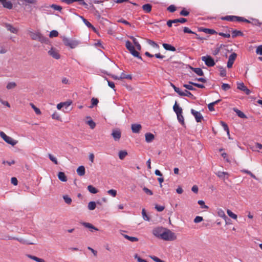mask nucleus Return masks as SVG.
<instances>
[{
    "label": "nucleus",
    "mask_w": 262,
    "mask_h": 262,
    "mask_svg": "<svg viewBox=\"0 0 262 262\" xmlns=\"http://www.w3.org/2000/svg\"><path fill=\"white\" fill-rule=\"evenodd\" d=\"M28 33L33 40H38L41 43H46L48 42V39L46 37L43 36L38 31L34 32L29 30Z\"/></svg>",
    "instance_id": "f257e3e1"
},
{
    "label": "nucleus",
    "mask_w": 262,
    "mask_h": 262,
    "mask_svg": "<svg viewBox=\"0 0 262 262\" xmlns=\"http://www.w3.org/2000/svg\"><path fill=\"white\" fill-rule=\"evenodd\" d=\"M62 41L65 46L69 47L71 49L76 48L80 43V41L78 40L70 39L64 36L62 37Z\"/></svg>",
    "instance_id": "f03ea898"
},
{
    "label": "nucleus",
    "mask_w": 262,
    "mask_h": 262,
    "mask_svg": "<svg viewBox=\"0 0 262 262\" xmlns=\"http://www.w3.org/2000/svg\"><path fill=\"white\" fill-rule=\"evenodd\" d=\"M162 239L165 241H174L177 239V236L171 230L165 228Z\"/></svg>",
    "instance_id": "7ed1b4c3"
},
{
    "label": "nucleus",
    "mask_w": 262,
    "mask_h": 262,
    "mask_svg": "<svg viewBox=\"0 0 262 262\" xmlns=\"http://www.w3.org/2000/svg\"><path fill=\"white\" fill-rule=\"evenodd\" d=\"M222 20H227V21H243L246 22L247 23H250V21L242 17L239 16H233V15H228L224 17H222L221 18Z\"/></svg>",
    "instance_id": "20e7f679"
},
{
    "label": "nucleus",
    "mask_w": 262,
    "mask_h": 262,
    "mask_svg": "<svg viewBox=\"0 0 262 262\" xmlns=\"http://www.w3.org/2000/svg\"><path fill=\"white\" fill-rule=\"evenodd\" d=\"M125 46L127 49L134 57L142 59V57L140 56L139 52L135 50L134 47L132 45L131 42L129 40H127L126 41Z\"/></svg>",
    "instance_id": "39448f33"
},
{
    "label": "nucleus",
    "mask_w": 262,
    "mask_h": 262,
    "mask_svg": "<svg viewBox=\"0 0 262 262\" xmlns=\"http://www.w3.org/2000/svg\"><path fill=\"white\" fill-rule=\"evenodd\" d=\"M0 136L6 143L12 146H14L18 143L17 140H14L12 138L8 136L2 131L0 132Z\"/></svg>",
    "instance_id": "423d86ee"
},
{
    "label": "nucleus",
    "mask_w": 262,
    "mask_h": 262,
    "mask_svg": "<svg viewBox=\"0 0 262 262\" xmlns=\"http://www.w3.org/2000/svg\"><path fill=\"white\" fill-rule=\"evenodd\" d=\"M1 239H3V240H13H13H17L18 242H19L20 243L23 244H27V245H33V244H34V243L28 241L27 240H26L25 239L19 238L15 237H12V236H9V235H7L3 236L1 238Z\"/></svg>",
    "instance_id": "0eeeda50"
},
{
    "label": "nucleus",
    "mask_w": 262,
    "mask_h": 262,
    "mask_svg": "<svg viewBox=\"0 0 262 262\" xmlns=\"http://www.w3.org/2000/svg\"><path fill=\"white\" fill-rule=\"evenodd\" d=\"M202 60L209 67H213L215 64L214 59L209 55L202 56Z\"/></svg>",
    "instance_id": "6e6552de"
},
{
    "label": "nucleus",
    "mask_w": 262,
    "mask_h": 262,
    "mask_svg": "<svg viewBox=\"0 0 262 262\" xmlns=\"http://www.w3.org/2000/svg\"><path fill=\"white\" fill-rule=\"evenodd\" d=\"M165 229V228L157 227L153 230L152 233L156 237H158L162 239V237L163 236V233H164Z\"/></svg>",
    "instance_id": "1a4fd4ad"
},
{
    "label": "nucleus",
    "mask_w": 262,
    "mask_h": 262,
    "mask_svg": "<svg viewBox=\"0 0 262 262\" xmlns=\"http://www.w3.org/2000/svg\"><path fill=\"white\" fill-rule=\"evenodd\" d=\"M237 57V54L235 53H232L229 57L228 61L227 62V67L228 68H231Z\"/></svg>",
    "instance_id": "9d476101"
},
{
    "label": "nucleus",
    "mask_w": 262,
    "mask_h": 262,
    "mask_svg": "<svg viewBox=\"0 0 262 262\" xmlns=\"http://www.w3.org/2000/svg\"><path fill=\"white\" fill-rule=\"evenodd\" d=\"M112 136L115 141H119L121 136V133L119 129H114L112 133Z\"/></svg>",
    "instance_id": "9b49d317"
},
{
    "label": "nucleus",
    "mask_w": 262,
    "mask_h": 262,
    "mask_svg": "<svg viewBox=\"0 0 262 262\" xmlns=\"http://www.w3.org/2000/svg\"><path fill=\"white\" fill-rule=\"evenodd\" d=\"M48 54L56 59L60 58V55L58 51L54 48H51V49L48 51Z\"/></svg>",
    "instance_id": "f8f14e48"
},
{
    "label": "nucleus",
    "mask_w": 262,
    "mask_h": 262,
    "mask_svg": "<svg viewBox=\"0 0 262 262\" xmlns=\"http://www.w3.org/2000/svg\"><path fill=\"white\" fill-rule=\"evenodd\" d=\"M191 113L194 116L197 122H201V120L203 119V117L200 112H197L194 110L193 109H191Z\"/></svg>",
    "instance_id": "ddd939ff"
},
{
    "label": "nucleus",
    "mask_w": 262,
    "mask_h": 262,
    "mask_svg": "<svg viewBox=\"0 0 262 262\" xmlns=\"http://www.w3.org/2000/svg\"><path fill=\"white\" fill-rule=\"evenodd\" d=\"M0 2L4 8L8 9H11L13 8L12 3L8 0H0Z\"/></svg>",
    "instance_id": "4468645a"
},
{
    "label": "nucleus",
    "mask_w": 262,
    "mask_h": 262,
    "mask_svg": "<svg viewBox=\"0 0 262 262\" xmlns=\"http://www.w3.org/2000/svg\"><path fill=\"white\" fill-rule=\"evenodd\" d=\"M216 174L219 178L223 180L227 179L229 176V174L228 172L224 171H218L216 173Z\"/></svg>",
    "instance_id": "2eb2a0df"
},
{
    "label": "nucleus",
    "mask_w": 262,
    "mask_h": 262,
    "mask_svg": "<svg viewBox=\"0 0 262 262\" xmlns=\"http://www.w3.org/2000/svg\"><path fill=\"white\" fill-rule=\"evenodd\" d=\"M4 26L7 30L11 33L16 34L18 32V30L10 24H5Z\"/></svg>",
    "instance_id": "dca6fc26"
},
{
    "label": "nucleus",
    "mask_w": 262,
    "mask_h": 262,
    "mask_svg": "<svg viewBox=\"0 0 262 262\" xmlns=\"http://www.w3.org/2000/svg\"><path fill=\"white\" fill-rule=\"evenodd\" d=\"M142 126L139 124H133L131 126L132 130L134 133H139Z\"/></svg>",
    "instance_id": "f3484780"
},
{
    "label": "nucleus",
    "mask_w": 262,
    "mask_h": 262,
    "mask_svg": "<svg viewBox=\"0 0 262 262\" xmlns=\"http://www.w3.org/2000/svg\"><path fill=\"white\" fill-rule=\"evenodd\" d=\"M80 224L86 228H88L91 230V231H93L92 230L98 231V229L93 226L92 224L86 222H81Z\"/></svg>",
    "instance_id": "a211bd4d"
},
{
    "label": "nucleus",
    "mask_w": 262,
    "mask_h": 262,
    "mask_svg": "<svg viewBox=\"0 0 262 262\" xmlns=\"http://www.w3.org/2000/svg\"><path fill=\"white\" fill-rule=\"evenodd\" d=\"M173 109L177 115L182 114V109L178 105L177 101H176L175 104L173 106Z\"/></svg>",
    "instance_id": "6ab92c4d"
},
{
    "label": "nucleus",
    "mask_w": 262,
    "mask_h": 262,
    "mask_svg": "<svg viewBox=\"0 0 262 262\" xmlns=\"http://www.w3.org/2000/svg\"><path fill=\"white\" fill-rule=\"evenodd\" d=\"M145 141L147 143L151 142L155 138L154 135L150 133H146L145 135Z\"/></svg>",
    "instance_id": "aec40b11"
},
{
    "label": "nucleus",
    "mask_w": 262,
    "mask_h": 262,
    "mask_svg": "<svg viewBox=\"0 0 262 262\" xmlns=\"http://www.w3.org/2000/svg\"><path fill=\"white\" fill-rule=\"evenodd\" d=\"M163 47L166 50L171 51H176V50L175 47L171 46L170 44L164 43H163Z\"/></svg>",
    "instance_id": "412c9836"
},
{
    "label": "nucleus",
    "mask_w": 262,
    "mask_h": 262,
    "mask_svg": "<svg viewBox=\"0 0 262 262\" xmlns=\"http://www.w3.org/2000/svg\"><path fill=\"white\" fill-rule=\"evenodd\" d=\"M190 69L195 73H196L198 75H199V76H203L204 75V72H203L201 68L190 67Z\"/></svg>",
    "instance_id": "4be33fe9"
},
{
    "label": "nucleus",
    "mask_w": 262,
    "mask_h": 262,
    "mask_svg": "<svg viewBox=\"0 0 262 262\" xmlns=\"http://www.w3.org/2000/svg\"><path fill=\"white\" fill-rule=\"evenodd\" d=\"M20 4L27 5L28 4H35L36 3V0H19Z\"/></svg>",
    "instance_id": "5701e85b"
},
{
    "label": "nucleus",
    "mask_w": 262,
    "mask_h": 262,
    "mask_svg": "<svg viewBox=\"0 0 262 262\" xmlns=\"http://www.w3.org/2000/svg\"><path fill=\"white\" fill-rule=\"evenodd\" d=\"M77 172L80 176H83L85 174V168L83 166H80L77 169Z\"/></svg>",
    "instance_id": "b1692460"
},
{
    "label": "nucleus",
    "mask_w": 262,
    "mask_h": 262,
    "mask_svg": "<svg viewBox=\"0 0 262 262\" xmlns=\"http://www.w3.org/2000/svg\"><path fill=\"white\" fill-rule=\"evenodd\" d=\"M58 179L62 182H66L67 181V178L66 174L63 172H59L58 173Z\"/></svg>",
    "instance_id": "393cba45"
},
{
    "label": "nucleus",
    "mask_w": 262,
    "mask_h": 262,
    "mask_svg": "<svg viewBox=\"0 0 262 262\" xmlns=\"http://www.w3.org/2000/svg\"><path fill=\"white\" fill-rule=\"evenodd\" d=\"M152 6L149 4H147L143 5L142 9L146 13H149L151 10Z\"/></svg>",
    "instance_id": "a878e982"
},
{
    "label": "nucleus",
    "mask_w": 262,
    "mask_h": 262,
    "mask_svg": "<svg viewBox=\"0 0 262 262\" xmlns=\"http://www.w3.org/2000/svg\"><path fill=\"white\" fill-rule=\"evenodd\" d=\"M233 111L236 113V114L237 115V116L239 117H240L241 118H247L245 114L243 112L241 111L240 110H238L237 108H234Z\"/></svg>",
    "instance_id": "bb28decb"
},
{
    "label": "nucleus",
    "mask_w": 262,
    "mask_h": 262,
    "mask_svg": "<svg viewBox=\"0 0 262 262\" xmlns=\"http://www.w3.org/2000/svg\"><path fill=\"white\" fill-rule=\"evenodd\" d=\"M27 256L30 259H33L37 262H46L43 259L38 258L35 256L28 255Z\"/></svg>",
    "instance_id": "cd10ccee"
},
{
    "label": "nucleus",
    "mask_w": 262,
    "mask_h": 262,
    "mask_svg": "<svg viewBox=\"0 0 262 262\" xmlns=\"http://www.w3.org/2000/svg\"><path fill=\"white\" fill-rule=\"evenodd\" d=\"M130 38L133 40L134 44L136 46L137 49L138 50L140 51L141 50V46L139 44V43L138 42L137 39L134 37H133V36H130Z\"/></svg>",
    "instance_id": "c85d7f7f"
},
{
    "label": "nucleus",
    "mask_w": 262,
    "mask_h": 262,
    "mask_svg": "<svg viewBox=\"0 0 262 262\" xmlns=\"http://www.w3.org/2000/svg\"><path fill=\"white\" fill-rule=\"evenodd\" d=\"M87 118H89L90 120L86 121V123L90 126L91 129H94L96 126V123L91 119V117H87Z\"/></svg>",
    "instance_id": "c756f323"
},
{
    "label": "nucleus",
    "mask_w": 262,
    "mask_h": 262,
    "mask_svg": "<svg viewBox=\"0 0 262 262\" xmlns=\"http://www.w3.org/2000/svg\"><path fill=\"white\" fill-rule=\"evenodd\" d=\"M221 101V100L220 99H219L214 102H213L212 103H209L208 105V109L210 111H213L214 110V105L215 104H216L217 103H218L219 102Z\"/></svg>",
    "instance_id": "7c9ffc66"
},
{
    "label": "nucleus",
    "mask_w": 262,
    "mask_h": 262,
    "mask_svg": "<svg viewBox=\"0 0 262 262\" xmlns=\"http://www.w3.org/2000/svg\"><path fill=\"white\" fill-rule=\"evenodd\" d=\"M243 33L238 30H234L232 31V37L234 38L237 36H243Z\"/></svg>",
    "instance_id": "2f4dec72"
},
{
    "label": "nucleus",
    "mask_w": 262,
    "mask_h": 262,
    "mask_svg": "<svg viewBox=\"0 0 262 262\" xmlns=\"http://www.w3.org/2000/svg\"><path fill=\"white\" fill-rule=\"evenodd\" d=\"M181 96H187L193 99H195V97L189 91L185 90L183 94H181Z\"/></svg>",
    "instance_id": "473e14b6"
},
{
    "label": "nucleus",
    "mask_w": 262,
    "mask_h": 262,
    "mask_svg": "<svg viewBox=\"0 0 262 262\" xmlns=\"http://www.w3.org/2000/svg\"><path fill=\"white\" fill-rule=\"evenodd\" d=\"M81 18L82 19L83 23L85 24V25L90 28H92L94 30H95V28L93 27V26L86 19H85L83 17L81 16Z\"/></svg>",
    "instance_id": "72a5a7b5"
},
{
    "label": "nucleus",
    "mask_w": 262,
    "mask_h": 262,
    "mask_svg": "<svg viewBox=\"0 0 262 262\" xmlns=\"http://www.w3.org/2000/svg\"><path fill=\"white\" fill-rule=\"evenodd\" d=\"M122 235L124 237V238L130 241V242H134L138 241V238L136 237L129 236L126 234H122Z\"/></svg>",
    "instance_id": "f704fd0d"
},
{
    "label": "nucleus",
    "mask_w": 262,
    "mask_h": 262,
    "mask_svg": "<svg viewBox=\"0 0 262 262\" xmlns=\"http://www.w3.org/2000/svg\"><path fill=\"white\" fill-rule=\"evenodd\" d=\"M8 51V48L6 46L2 44H0V54H5Z\"/></svg>",
    "instance_id": "c9c22d12"
},
{
    "label": "nucleus",
    "mask_w": 262,
    "mask_h": 262,
    "mask_svg": "<svg viewBox=\"0 0 262 262\" xmlns=\"http://www.w3.org/2000/svg\"><path fill=\"white\" fill-rule=\"evenodd\" d=\"M17 84L15 82H10L7 84L6 88L8 90H11L15 88Z\"/></svg>",
    "instance_id": "e433bc0d"
},
{
    "label": "nucleus",
    "mask_w": 262,
    "mask_h": 262,
    "mask_svg": "<svg viewBox=\"0 0 262 262\" xmlns=\"http://www.w3.org/2000/svg\"><path fill=\"white\" fill-rule=\"evenodd\" d=\"M88 189L89 192L94 194L97 193L98 191V190L92 185H89L88 186Z\"/></svg>",
    "instance_id": "4c0bfd02"
},
{
    "label": "nucleus",
    "mask_w": 262,
    "mask_h": 262,
    "mask_svg": "<svg viewBox=\"0 0 262 262\" xmlns=\"http://www.w3.org/2000/svg\"><path fill=\"white\" fill-rule=\"evenodd\" d=\"M147 42L149 45L151 46L153 48H157V49L159 48V46L157 43H156L155 41H154L151 40H150V39H147Z\"/></svg>",
    "instance_id": "58836bf2"
},
{
    "label": "nucleus",
    "mask_w": 262,
    "mask_h": 262,
    "mask_svg": "<svg viewBox=\"0 0 262 262\" xmlns=\"http://www.w3.org/2000/svg\"><path fill=\"white\" fill-rule=\"evenodd\" d=\"M127 155L125 150H121L119 152V157L121 160H123Z\"/></svg>",
    "instance_id": "ea45409f"
},
{
    "label": "nucleus",
    "mask_w": 262,
    "mask_h": 262,
    "mask_svg": "<svg viewBox=\"0 0 262 262\" xmlns=\"http://www.w3.org/2000/svg\"><path fill=\"white\" fill-rule=\"evenodd\" d=\"M219 69L220 72V76L222 77H225L226 75V69L222 67H219Z\"/></svg>",
    "instance_id": "a19ab883"
},
{
    "label": "nucleus",
    "mask_w": 262,
    "mask_h": 262,
    "mask_svg": "<svg viewBox=\"0 0 262 262\" xmlns=\"http://www.w3.org/2000/svg\"><path fill=\"white\" fill-rule=\"evenodd\" d=\"M142 215L143 219L145 221H149L150 220L149 216L146 214L145 209L144 208L142 209Z\"/></svg>",
    "instance_id": "79ce46f5"
},
{
    "label": "nucleus",
    "mask_w": 262,
    "mask_h": 262,
    "mask_svg": "<svg viewBox=\"0 0 262 262\" xmlns=\"http://www.w3.org/2000/svg\"><path fill=\"white\" fill-rule=\"evenodd\" d=\"M96 203L95 202L92 201L89 203L88 204V208L90 210H93L96 208Z\"/></svg>",
    "instance_id": "37998d69"
},
{
    "label": "nucleus",
    "mask_w": 262,
    "mask_h": 262,
    "mask_svg": "<svg viewBox=\"0 0 262 262\" xmlns=\"http://www.w3.org/2000/svg\"><path fill=\"white\" fill-rule=\"evenodd\" d=\"M177 116V119L179 122L181 123L182 125H184L185 124L184 122V118L182 115V114H179Z\"/></svg>",
    "instance_id": "c03bdc74"
},
{
    "label": "nucleus",
    "mask_w": 262,
    "mask_h": 262,
    "mask_svg": "<svg viewBox=\"0 0 262 262\" xmlns=\"http://www.w3.org/2000/svg\"><path fill=\"white\" fill-rule=\"evenodd\" d=\"M30 106H31V107L34 110V111H35V113L37 115H40L41 114V111H40V110L37 108V107H36L33 103H31L30 104Z\"/></svg>",
    "instance_id": "a18cd8bd"
},
{
    "label": "nucleus",
    "mask_w": 262,
    "mask_h": 262,
    "mask_svg": "<svg viewBox=\"0 0 262 262\" xmlns=\"http://www.w3.org/2000/svg\"><path fill=\"white\" fill-rule=\"evenodd\" d=\"M92 104L90 106V108H93L94 106L97 105L99 102L97 98H93L91 99Z\"/></svg>",
    "instance_id": "49530a36"
},
{
    "label": "nucleus",
    "mask_w": 262,
    "mask_h": 262,
    "mask_svg": "<svg viewBox=\"0 0 262 262\" xmlns=\"http://www.w3.org/2000/svg\"><path fill=\"white\" fill-rule=\"evenodd\" d=\"M173 24L178 23H184L187 21V19L184 18H180L179 19H173Z\"/></svg>",
    "instance_id": "de8ad7c7"
},
{
    "label": "nucleus",
    "mask_w": 262,
    "mask_h": 262,
    "mask_svg": "<svg viewBox=\"0 0 262 262\" xmlns=\"http://www.w3.org/2000/svg\"><path fill=\"white\" fill-rule=\"evenodd\" d=\"M63 199L64 202L68 204H71L72 203V199L67 195H63Z\"/></svg>",
    "instance_id": "09e8293b"
},
{
    "label": "nucleus",
    "mask_w": 262,
    "mask_h": 262,
    "mask_svg": "<svg viewBox=\"0 0 262 262\" xmlns=\"http://www.w3.org/2000/svg\"><path fill=\"white\" fill-rule=\"evenodd\" d=\"M227 213L230 217L233 219H236L237 217V215L234 213H233L230 210L228 209L227 211Z\"/></svg>",
    "instance_id": "8fccbe9b"
},
{
    "label": "nucleus",
    "mask_w": 262,
    "mask_h": 262,
    "mask_svg": "<svg viewBox=\"0 0 262 262\" xmlns=\"http://www.w3.org/2000/svg\"><path fill=\"white\" fill-rule=\"evenodd\" d=\"M203 31L206 33L210 34H213L216 33V31L214 30L210 29H204Z\"/></svg>",
    "instance_id": "3c124183"
},
{
    "label": "nucleus",
    "mask_w": 262,
    "mask_h": 262,
    "mask_svg": "<svg viewBox=\"0 0 262 262\" xmlns=\"http://www.w3.org/2000/svg\"><path fill=\"white\" fill-rule=\"evenodd\" d=\"M48 157L50 159V160L52 161L53 163H54L55 164H58V161L55 157H54L53 156H52L51 154H48Z\"/></svg>",
    "instance_id": "603ef678"
},
{
    "label": "nucleus",
    "mask_w": 262,
    "mask_h": 262,
    "mask_svg": "<svg viewBox=\"0 0 262 262\" xmlns=\"http://www.w3.org/2000/svg\"><path fill=\"white\" fill-rule=\"evenodd\" d=\"M192 85H192L189 83V84H184L183 86L189 90H191V91L195 90L196 89L195 88H194Z\"/></svg>",
    "instance_id": "864d4df0"
},
{
    "label": "nucleus",
    "mask_w": 262,
    "mask_h": 262,
    "mask_svg": "<svg viewBox=\"0 0 262 262\" xmlns=\"http://www.w3.org/2000/svg\"><path fill=\"white\" fill-rule=\"evenodd\" d=\"M221 123L222 126L224 127V129L227 132V134L229 135V130L227 124L223 121H221Z\"/></svg>",
    "instance_id": "5fc2aeb1"
},
{
    "label": "nucleus",
    "mask_w": 262,
    "mask_h": 262,
    "mask_svg": "<svg viewBox=\"0 0 262 262\" xmlns=\"http://www.w3.org/2000/svg\"><path fill=\"white\" fill-rule=\"evenodd\" d=\"M52 118L53 119H55V120H60V119H61V118H60L59 115L56 112H55L54 113H53L52 114Z\"/></svg>",
    "instance_id": "6e6d98bb"
},
{
    "label": "nucleus",
    "mask_w": 262,
    "mask_h": 262,
    "mask_svg": "<svg viewBox=\"0 0 262 262\" xmlns=\"http://www.w3.org/2000/svg\"><path fill=\"white\" fill-rule=\"evenodd\" d=\"M246 86L244 85L243 82L237 83V89L243 91Z\"/></svg>",
    "instance_id": "4d7b16f0"
},
{
    "label": "nucleus",
    "mask_w": 262,
    "mask_h": 262,
    "mask_svg": "<svg viewBox=\"0 0 262 262\" xmlns=\"http://www.w3.org/2000/svg\"><path fill=\"white\" fill-rule=\"evenodd\" d=\"M218 215L221 217L226 219L227 217L225 215L223 210L220 209L217 212Z\"/></svg>",
    "instance_id": "13d9d810"
},
{
    "label": "nucleus",
    "mask_w": 262,
    "mask_h": 262,
    "mask_svg": "<svg viewBox=\"0 0 262 262\" xmlns=\"http://www.w3.org/2000/svg\"><path fill=\"white\" fill-rule=\"evenodd\" d=\"M120 78H121V79H132V76L130 75H125L124 73H122L120 76Z\"/></svg>",
    "instance_id": "bf43d9fd"
},
{
    "label": "nucleus",
    "mask_w": 262,
    "mask_h": 262,
    "mask_svg": "<svg viewBox=\"0 0 262 262\" xmlns=\"http://www.w3.org/2000/svg\"><path fill=\"white\" fill-rule=\"evenodd\" d=\"M58 35V32L56 30H52L50 33V37H57Z\"/></svg>",
    "instance_id": "052dcab7"
},
{
    "label": "nucleus",
    "mask_w": 262,
    "mask_h": 262,
    "mask_svg": "<svg viewBox=\"0 0 262 262\" xmlns=\"http://www.w3.org/2000/svg\"><path fill=\"white\" fill-rule=\"evenodd\" d=\"M135 258L138 261V262H147L145 259H142L138 254H135L134 256Z\"/></svg>",
    "instance_id": "680f3d73"
},
{
    "label": "nucleus",
    "mask_w": 262,
    "mask_h": 262,
    "mask_svg": "<svg viewBox=\"0 0 262 262\" xmlns=\"http://www.w3.org/2000/svg\"><path fill=\"white\" fill-rule=\"evenodd\" d=\"M107 193L113 197H115L117 195V191L114 189H110L108 190Z\"/></svg>",
    "instance_id": "e2e57ef3"
},
{
    "label": "nucleus",
    "mask_w": 262,
    "mask_h": 262,
    "mask_svg": "<svg viewBox=\"0 0 262 262\" xmlns=\"http://www.w3.org/2000/svg\"><path fill=\"white\" fill-rule=\"evenodd\" d=\"M230 88V85L227 83H223L222 85V89L225 91L228 90Z\"/></svg>",
    "instance_id": "0e129e2a"
},
{
    "label": "nucleus",
    "mask_w": 262,
    "mask_h": 262,
    "mask_svg": "<svg viewBox=\"0 0 262 262\" xmlns=\"http://www.w3.org/2000/svg\"><path fill=\"white\" fill-rule=\"evenodd\" d=\"M143 190L148 195H152L153 194L152 191L145 187L143 188Z\"/></svg>",
    "instance_id": "69168bd1"
},
{
    "label": "nucleus",
    "mask_w": 262,
    "mask_h": 262,
    "mask_svg": "<svg viewBox=\"0 0 262 262\" xmlns=\"http://www.w3.org/2000/svg\"><path fill=\"white\" fill-rule=\"evenodd\" d=\"M150 258L155 262H165L155 256H150Z\"/></svg>",
    "instance_id": "338daca9"
},
{
    "label": "nucleus",
    "mask_w": 262,
    "mask_h": 262,
    "mask_svg": "<svg viewBox=\"0 0 262 262\" xmlns=\"http://www.w3.org/2000/svg\"><path fill=\"white\" fill-rule=\"evenodd\" d=\"M256 53L257 54L262 55V45L259 46L257 48Z\"/></svg>",
    "instance_id": "774afa93"
}]
</instances>
